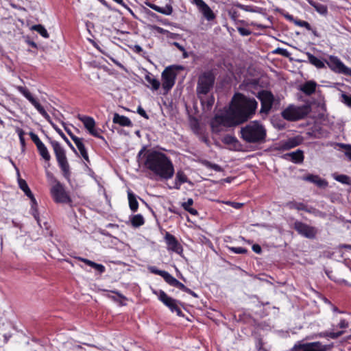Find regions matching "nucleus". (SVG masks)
Listing matches in <instances>:
<instances>
[{"mask_svg": "<svg viewBox=\"0 0 351 351\" xmlns=\"http://www.w3.org/2000/svg\"><path fill=\"white\" fill-rule=\"evenodd\" d=\"M307 57L308 62L315 66L317 69H324L326 68L325 65V61H322V60L319 59L314 55H313L311 53H307Z\"/></svg>", "mask_w": 351, "mask_h": 351, "instance_id": "31", "label": "nucleus"}, {"mask_svg": "<svg viewBox=\"0 0 351 351\" xmlns=\"http://www.w3.org/2000/svg\"><path fill=\"white\" fill-rule=\"evenodd\" d=\"M73 142L75 143V145L77 146V147L80 153L86 149L83 142H82V138H73Z\"/></svg>", "mask_w": 351, "mask_h": 351, "instance_id": "47", "label": "nucleus"}, {"mask_svg": "<svg viewBox=\"0 0 351 351\" xmlns=\"http://www.w3.org/2000/svg\"><path fill=\"white\" fill-rule=\"evenodd\" d=\"M230 250L235 254H244L247 252V250L242 247H231Z\"/></svg>", "mask_w": 351, "mask_h": 351, "instance_id": "50", "label": "nucleus"}, {"mask_svg": "<svg viewBox=\"0 0 351 351\" xmlns=\"http://www.w3.org/2000/svg\"><path fill=\"white\" fill-rule=\"evenodd\" d=\"M187 176L182 170H179L176 174L173 189L180 190L182 184L189 182Z\"/></svg>", "mask_w": 351, "mask_h": 351, "instance_id": "25", "label": "nucleus"}, {"mask_svg": "<svg viewBox=\"0 0 351 351\" xmlns=\"http://www.w3.org/2000/svg\"><path fill=\"white\" fill-rule=\"evenodd\" d=\"M149 271L156 275H158L163 278L165 282H167L169 276L171 275L169 272L165 270L158 269L156 267L152 266L149 267Z\"/></svg>", "mask_w": 351, "mask_h": 351, "instance_id": "37", "label": "nucleus"}, {"mask_svg": "<svg viewBox=\"0 0 351 351\" xmlns=\"http://www.w3.org/2000/svg\"><path fill=\"white\" fill-rule=\"evenodd\" d=\"M216 125H223L225 127H234L241 125L235 115L231 112V108L229 107L228 110L224 114H216L212 123V127L214 128Z\"/></svg>", "mask_w": 351, "mask_h": 351, "instance_id": "8", "label": "nucleus"}, {"mask_svg": "<svg viewBox=\"0 0 351 351\" xmlns=\"http://www.w3.org/2000/svg\"><path fill=\"white\" fill-rule=\"evenodd\" d=\"M338 327L340 328H346L348 327V322L345 319H341L338 324Z\"/></svg>", "mask_w": 351, "mask_h": 351, "instance_id": "58", "label": "nucleus"}, {"mask_svg": "<svg viewBox=\"0 0 351 351\" xmlns=\"http://www.w3.org/2000/svg\"><path fill=\"white\" fill-rule=\"evenodd\" d=\"M222 142L226 145L234 146L239 143L238 139L234 136L230 134L225 135L222 138Z\"/></svg>", "mask_w": 351, "mask_h": 351, "instance_id": "41", "label": "nucleus"}, {"mask_svg": "<svg viewBox=\"0 0 351 351\" xmlns=\"http://www.w3.org/2000/svg\"><path fill=\"white\" fill-rule=\"evenodd\" d=\"M114 2H116L117 3L121 5L122 7L125 8H127L130 10H131L130 9V8L127 5V4L123 1V0H113Z\"/></svg>", "mask_w": 351, "mask_h": 351, "instance_id": "63", "label": "nucleus"}, {"mask_svg": "<svg viewBox=\"0 0 351 351\" xmlns=\"http://www.w3.org/2000/svg\"><path fill=\"white\" fill-rule=\"evenodd\" d=\"M229 16L232 21L236 22L238 21L240 14L237 10H230L229 12Z\"/></svg>", "mask_w": 351, "mask_h": 351, "instance_id": "53", "label": "nucleus"}, {"mask_svg": "<svg viewBox=\"0 0 351 351\" xmlns=\"http://www.w3.org/2000/svg\"><path fill=\"white\" fill-rule=\"evenodd\" d=\"M16 132L19 135L21 145L23 149H25V140L24 138L25 132L21 128H17Z\"/></svg>", "mask_w": 351, "mask_h": 351, "instance_id": "45", "label": "nucleus"}, {"mask_svg": "<svg viewBox=\"0 0 351 351\" xmlns=\"http://www.w3.org/2000/svg\"><path fill=\"white\" fill-rule=\"evenodd\" d=\"M132 49L135 53H138V54H140L141 52L143 51V48L138 45H135L134 46V47L132 48Z\"/></svg>", "mask_w": 351, "mask_h": 351, "instance_id": "61", "label": "nucleus"}, {"mask_svg": "<svg viewBox=\"0 0 351 351\" xmlns=\"http://www.w3.org/2000/svg\"><path fill=\"white\" fill-rule=\"evenodd\" d=\"M80 260H81V261L84 263L86 265H87L91 267H93L96 264V263H95L90 260L86 259V258H80Z\"/></svg>", "mask_w": 351, "mask_h": 351, "instance_id": "59", "label": "nucleus"}, {"mask_svg": "<svg viewBox=\"0 0 351 351\" xmlns=\"http://www.w3.org/2000/svg\"><path fill=\"white\" fill-rule=\"evenodd\" d=\"M295 24L299 27H304L307 30H309V31L312 29L311 25H310V23L306 21L296 20V21H295Z\"/></svg>", "mask_w": 351, "mask_h": 351, "instance_id": "46", "label": "nucleus"}, {"mask_svg": "<svg viewBox=\"0 0 351 351\" xmlns=\"http://www.w3.org/2000/svg\"><path fill=\"white\" fill-rule=\"evenodd\" d=\"M19 185L20 189L25 193V195H27L28 197H30L34 195L25 180L19 179Z\"/></svg>", "mask_w": 351, "mask_h": 351, "instance_id": "40", "label": "nucleus"}, {"mask_svg": "<svg viewBox=\"0 0 351 351\" xmlns=\"http://www.w3.org/2000/svg\"><path fill=\"white\" fill-rule=\"evenodd\" d=\"M138 158L144 168L161 180H168L175 173L174 166L169 156L165 153L143 147L138 154Z\"/></svg>", "mask_w": 351, "mask_h": 351, "instance_id": "1", "label": "nucleus"}, {"mask_svg": "<svg viewBox=\"0 0 351 351\" xmlns=\"http://www.w3.org/2000/svg\"><path fill=\"white\" fill-rule=\"evenodd\" d=\"M215 82V75L212 71L202 73L197 79V95H208L213 90Z\"/></svg>", "mask_w": 351, "mask_h": 351, "instance_id": "5", "label": "nucleus"}, {"mask_svg": "<svg viewBox=\"0 0 351 351\" xmlns=\"http://www.w3.org/2000/svg\"><path fill=\"white\" fill-rule=\"evenodd\" d=\"M145 80L149 84L152 85V88L154 90H157L159 88H160V82H159L158 80H157L154 75H152V73H148V74H147L145 75Z\"/></svg>", "mask_w": 351, "mask_h": 351, "instance_id": "34", "label": "nucleus"}, {"mask_svg": "<svg viewBox=\"0 0 351 351\" xmlns=\"http://www.w3.org/2000/svg\"><path fill=\"white\" fill-rule=\"evenodd\" d=\"M317 83L315 81L310 80L300 86V90L306 95H311L315 92Z\"/></svg>", "mask_w": 351, "mask_h": 351, "instance_id": "26", "label": "nucleus"}, {"mask_svg": "<svg viewBox=\"0 0 351 351\" xmlns=\"http://www.w3.org/2000/svg\"><path fill=\"white\" fill-rule=\"evenodd\" d=\"M282 158L290 160L293 163L301 164L304 159V152L301 149H297L295 152L285 154Z\"/></svg>", "mask_w": 351, "mask_h": 351, "instance_id": "21", "label": "nucleus"}, {"mask_svg": "<svg viewBox=\"0 0 351 351\" xmlns=\"http://www.w3.org/2000/svg\"><path fill=\"white\" fill-rule=\"evenodd\" d=\"M17 90L21 93L38 110V112L46 119H49L50 117L47 111L45 110L43 106L35 99L32 93L29 92L28 88L25 86H19Z\"/></svg>", "mask_w": 351, "mask_h": 351, "instance_id": "13", "label": "nucleus"}, {"mask_svg": "<svg viewBox=\"0 0 351 351\" xmlns=\"http://www.w3.org/2000/svg\"><path fill=\"white\" fill-rule=\"evenodd\" d=\"M344 333L343 330L338 331V332H322L317 335H315V336H312L311 337H308V339H313L315 337H330L332 339H336L340 336H341Z\"/></svg>", "mask_w": 351, "mask_h": 351, "instance_id": "32", "label": "nucleus"}, {"mask_svg": "<svg viewBox=\"0 0 351 351\" xmlns=\"http://www.w3.org/2000/svg\"><path fill=\"white\" fill-rule=\"evenodd\" d=\"M303 142V137L298 135L294 137L288 138L287 141H280L276 147L278 151H286L294 148Z\"/></svg>", "mask_w": 351, "mask_h": 351, "instance_id": "16", "label": "nucleus"}, {"mask_svg": "<svg viewBox=\"0 0 351 351\" xmlns=\"http://www.w3.org/2000/svg\"><path fill=\"white\" fill-rule=\"evenodd\" d=\"M93 268L96 269L100 274H103L106 271V268H105V267L103 265L99 264V263H96L95 265Z\"/></svg>", "mask_w": 351, "mask_h": 351, "instance_id": "56", "label": "nucleus"}, {"mask_svg": "<svg viewBox=\"0 0 351 351\" xmlns=\"http://www.w3.org/2000/svg\"><path fill=\"white\" fill-rule=\"evenodd\" d=\"M197 98L199 99L200 103L204 109L206 110H211L214 103H215V97L213 95H197Z\"/></svg>", "mask_w": 351, "mask_h": 351, "instance_id": "23", "label": "nucleus"}, {"mask_svg": "<svg viewBox=\"0 0 351 351\" xmlns=\"http://www.w3.org/2000/svg\"><path fill=\"white\" fill-rule=\"evenodd\" d=\"M128 197L130 210L134 213L136 212L138 208V202L136 199V195L133 192L129 191L128 192Z\"/></svg>", "mask_w": 351, "mask_h": 351, "instance_id": "30", "label": "nucleus"}, {"mask_svg": "<svg viewBox=\"0 0 351 351\" xmlns=\"http://www.w3.org/2000/svg\"><path fill=\"white\" fill-rule=\"evenodd\" d=\"M335 179L337 181H338L342 184H351L350 178L347 175H344V174L337 175V176H335Z\"/></svg>", "mask_w": 351, "mask_h": 351, "instance_id": "44", "label": "nucleus"}, {"mask_svg": "<svg viewBox=\"0 0 351 351\" xmlns=\"http://www.w3.org/2000/svg\"><path fill=\"white\" fill-rule=\"evenodd\" d=\"M257 97L261 101V112L268 114L274 101V95L271 91L262 90L258 92Z\"/></svg>", "mask_w": 351, "mask_h": 351, "instance_id": "15", "label": "nucleus"}, {"mask_svg": "<svg viewBox=\"0 0 351 351\" xmlns=\"http://www.w3.org/2000/svg\"><path fill=\"white\" fill-rule=\"evenodd\" d=\"M340 145L346 149V154L351 160V145L344 144H340Z\"/></svg>", "mask_w": 351, "mask_h": 351, "instance_id": "57", "label": "nucleus"}, {"mask_svg": "<svg viewBox=\"0 0 351 351\" xmlns=\"http://www.w3.org/2000/svg\"><path fill=\"white\" fill-rule=\"evenodd\" d=\"M29 136L32 141L34 143L36 146L37 150L40 156L47 162L51 160V155L45 146V145L41 141L38 136L35 133L30 132Z\"/></svg>", "mask_w": 351, "mask_h": 351, "instance_id": "17", "label": "nucleus"}, {"mask_svg": "<svg viewBox=\"0 0 351 351\" xmlns=\"http://www.w3.org/2000/svg\"><path fill=\"white\" fill-rule=\"evenodd\" d=\"M304 180L314 183L319 188H325L328 186V182L317 175L308 174L304 177Z\"/></svg>", "mask_w": 351, "mask_h": 351, "instance_id": "24", "label": "nucleus"}, {"mask_svg": "<svg viewBox=\"0 0 351 351\" xmlns=\"http://www.w3.org/2000/svg\"><path fill=\"white\" fill-rule=\"evenodd\" d=\"M285 206L291 210L295 209L297 210H304L308 213H311L308 206L303 202H298L294 200L289 201L285 204Z\"/></svg>", "mask_w": 351, "mask_h": 351, "instance_id": "27", "label": "nucleus"}, {"mask_svg": "<svg viewBox=\"0 0 351 351\" xmlns=\"http://www.w3.org/2000/svg\"><path fill=\"white\" fill-rule=\"evenodd\" d=\"M224 203L226 205L230 206L235 209H240L243 206V203H239V202H236L227 201V202H225Z\"/></svg>", "mask_w": 351, "mask_h": 351, "instance_id": "51", "label": "nucleus"}, {"mask_svg": "<svg viewBox=\"0 0 351 351\" xmlns=\"http://www.w3.org/2000/svg\"><path fill=\"white\" fill-rule=\"evenodd\" d=\"M193 200L192 198H189L186 202L182 204V207L188 213L193 216L198 215V212L196 209L192 208Z\"/></svg>", "mask_w": 351, "mask_h": 351, "instance_id": "35", "label": "nucleus"}, {"mask_svg": "<svg viewBox=\"0 0 351 351\" xmlns=\"http://www.w3.org/2000/svg\"><path fill=\"white\" fill-rule=\"evenodd\" d=\"M54 184L51 187L50 193L53 200L57 204L72 203L69 193L65 191L64 185L56 178H53Z\"/></svg>", "mask_w": 351, "mask_h": 351, "instance_id": "6", "label": "nucleus"}, {"mask_svg": "<svg viewBox=\"0 0 351 351\" xmlns=\"http://www.w3.org/2000/svg\"><path fill=\"white\" fill-rule=\"evenodd\" d=\"M166 282L170 286L176 287L184 292H185V290L187 289V287L183 283L178 281L172 275L169 276Z\"/></svg>", "mask_w": 351, "mask_h": 351, "instance_id": "33", "label": "nucleus"}, {"mask_svg": "<svg viewBox=\"0 0 351 351\" xmlns=\"http://www.w3.org/2000/svg\"><path fill=\"white\" fill-rule=\"evenodd\" d=\"M114 2H116L117 3L121 5L122 7L125 8H127L130 10H131L130 9V8L127 5V4L123 1V0H113Z\"/></svg>", "mask_w": 351, "mask_h": 351, "instance_id": "62", "label": "nucleus"}, {"mask_svg": "<svg viewBox=\"0 0 351 351\" xmlns=\"http://www.w3.org/2000/svg\"><path fill=\"white\" fill-rule=\"evenodd\" d=\"M31 29L36 31L43 38H48L49 37V34H48L47 29L43 25H34L31 27Z\"/></svg>", "mask_w": 351, "mask_h": 351, "instance_id": "39", "label": "nucleus"}, {"mask_svg": "<svg viewBox=\"0 0 351 351\" xmlns=\"http://www.w3.org/2000/svg\"><path fill=\"white\" fill-rule=\"evenodd\" d=\"M321 16L326 17L328 14V6L314 0H306Z\"/></svg>", "mask_w": 351, "mask_h": 351, "instance_id": "22", "label": "nucleus"}, {"mask_svg": "<svg viewBox=\"0 0 351 351\" xmlns=\"http://www.w3.org/2000/svg\"><path fill=\"white\" fill-rule=\"evenodd\" d=\"M308 114L306 107L295 108L291 106L282 111L281 115L284 119L289 121H298L304 118Z\"/></svg>", "mask_w": 351, "mask_h": 351, "instance_id": "11", "label": "nucleus"}, {"mask_svg": "<svg viewBox=\"0 0 351 351\" xmlns=\"http://www.w3.org/2000/svg\"><path fill=\"white\" fill-rule=\"evenodd\" d=\"M275 52L286 58L289 57L290 55L289 52L286 49L283 48H277Z\"/></svg>", "mask_w": 351, "mask_h": 351, "instance_id": "54", "label": "nucleus"}, {"mask_svg": "<svg viewBox=\"0 0 351 351\" xmlns=\"http://www.w3.org/2000/svg\"><path fill=\"white\" fill-rule=\"evenodd\" d=\"M240 138L246 143L263 144L266 142L267 130L260 121H250L241 128Z\"/></svg>", "mask_w": 351, "mask_h": 351, "instance_id": "3", "label": "nucleus"}, {"mask_svg": "<svg viewBox=\"0 0 351 351\" xmlns=\"http://www.w3.org/2000/svg\"><path fill=\"white\" fill-rule=\"evenodd\" d=\"M29 198L30 199L31 201V209L32 210V215H34V218L38 221L39 217L38 213V204L36 199L34 197V195Z\"/></svg>", "mask_w": 351, "mask_h": 351, "instance_id": "43", "label": "nucleus"}, {"mask_svg": "<svg viewBox=\"0 0 351 351\" xmlns=\"http://www.w3.org/2000/svg\"><path fill=\"white\" fill-rule=\"evenodd\" d=\"M48 138L53 149L58 166L61 169L62 176L66 179V181L70 182L71 171L66 156V152L59 142L52 140L50 138Z\"/></svg>", "mask_w": 351, "mask_h": 351, "instance_id": "4", "label": "nucleus"}, {"mask_svg": "<svg viewBox=\"0 0 351 351\" xmlns=\"http://www.w3.org/2000/svg\"><path fill=\"white\" fill-rule=\"evenodd\" d=\"M181 66H169L162 73V86L165 93H168L173 87L177 76L176 71Z\"/></svg>", "mask_w": 351, "mask_h": 351, "instance_id": "7", "label": "nucleus"}, {"mask_svg": "<svg viewBox=\"0 0 351 351\" xmlns=\"http://www.w3.org/2000/svg\"><path fill=\"white\" fill-rule=\"evenodd\" d=\"M229 106L237 119L242 124L255 114L258 102L253 97H247L241 93H236L232 97Z\"/></svg>", "mask_w": 351, "mask_h": 351, "instance_id": "2", "label": "nucleus"}, {"mask_svg": "<svg viewBox=\"0 0 351 351\" xmlns=\"http://www.w3.org/2000/svg\"><path fill=\"white\" fill-rule=\"evenodd\" d=\"M191 2L197 7L199 11L208 21H213L216 19L215 14L204 0H191Z\"/></svg>", "mask_w": 351, "mask_h": 351, "instance_id": "18", "label": "nucleus"}, {"mask_svg": "<svg viewBox=\"0 0 351 351\" xmlns=\"http://www.w3.org/2000/svg\"><path fill=\"white\" fill-rule=\"evenodd\" d=\"M293 228L299 234L309 239H315L317 234V230L315 227L300 221H295Z\"/></svg>", "mask_w": 351, "mask_h": 351, "instance_id": "14", "label": "nucleus"}, {"mask_svg": "<svg viewBox=\"0 0 351 351\" xmlns=\"http://www.w3.org/2000/svg\"><path fill=\"white\" fill-rule=\"evenodd\" d=\"M113 123L116 124H119L121 126L123 127H131L132 126V123L131 120L123 115H120L118 113H115L113 117Z\"/></svg>", "mask_w": 351, "mask_h": 351, "instance_id": "28", "label": "nucleus"}, {"mask_svg": "<svg viewBox=\"0 0 351 351\" xmlns=\"http://www.w3.org/2000/svg\"><path fill=\"white\" fill-rule=\"evenodd\" d=\"M341 101L349 107H351V95L347 93L341 94Z\"/></svg>", "mask_w": 351, "mask_h": 351, "instance_id": "49", "label": "nucleus"}, {"mask_svg": "<svg viewBox=\"0 0 351 351\" xmlns=\"http://www.w3.org/2000/svg\"><path fill=\"white\" fill-rule=\"evenodd\" d=\"M53 128L55 129V130L58 132V134L62 138V139L66 143V144L69 145V147L75 153L77 154L76 149L72 145V143L69 141L68 138L65 136V134L63 133V132L56 125L53 124Z\"/></svg>", "mask_w": 351, "mask_h": 351, "instance_id": "42", "label": "nucleus"}, {"mask_svg": "<svg viewBox=\"0 0 351 351\" xmlns=\"http://www.w3.org/2000/svg\"><path fill=\"white\" fill-rule=\"evenodd\" d=\"M252 249L256 254H261L262 252V248L258 244H254Z\"/></svg>", "mask_w": 351, "mask_h": 351, "instance_id": "60", "label": "nucleus"}, {"mask_svg": "<svg viewBox=\"0 0 351 351\" xmlns=\"http://www.w3.org/2000/svg\"><path fill=\"white\" fill-rule=\"evenodd\" d=\"M165 240L167 245L168 250L174 252L178 254L182 252L183 248L174 235L169 232H166Z\"/></svg>", "mask_w": 351, "mask_h": 351, "instance_id": "19", "label": "nucleus"}, {"mask_svg": "<svg viewBox=\"0 0 351 351\" xmlns=\"http://www.w3.org/2000/svg\"><path fill=\"white\" fill-rule=\"evenodd\" d=\"M264 342L261 337H258L256 338V348L258 351H267L263 348Z\"/></svg>", "mask_w": 351, "mask_h": 351, "instance_id": "48", "label": "nucleus"}, {"mask_svg": "<svg viewBox=\"0 0 351 351\" xmlns=\"http://www.w3.org/2000/svg\"><path fill=\"white\" fill-rule=\"evenodd\" d=\"M77 119L82 121L84 124V128L88 131L89 134L94 137H96L99 139H102L105 141V138L103 136L101 135V133L103 132L100 128H95V119L89 116L78 114Z\"/></svg>", "mask_w": 351, "mask_h": 351, "instance_id": "12", "label": "nucleus"}, {"mask_svg": "<svg viewBox=\"0 0 351 351\" xmlns=\"http://www.w3.org/2000/svg\"><path fill=\"white\" fill-rule=\"evenodd\" d=\"M237 30L239 32V34L243 36H250L252 34L251 30L241 27H237Z\"/></svg>", "mask_w": 351, "mask_h": 351, "instance_id": "52", "label": "nucleus"}, {"mask_svg": "<svg viewBox=\"0 0 351 351\" xmlns=\"http://www.w3.org/2000/svg\"><path fill=\"white\" fill-rule=\"evenodd\" d=\"M130 221L132 226L134 228H138L145 223V219L141 214L132 216Z\"/></svg>", "mask_w": 351, "mask_h": 351, "instance_id": "36", "label": "nucleus"}, {"mask_svg": "<svg viewBox=\"0 0 351 351\" xmlns=\"http://www.w3.org/2000/svg\"><path fill=\"white\" fill-rule=\"evenodd\" d=\"M325 62L332 71L351 77V69L346 66L337 56L330 55L325 59Z\"/></svg>", "mask_w": 351, "mask_h": 351, "instance_id": "9", "label": "nucleus"}, {"mask_svg": "<svg viewBox=\"0 0 351 351\" xmlns=\"http://www.w3.org/2000/svg\"><path fill=\"white\" fill-rule=\"evenodd\" d=\"M185 292L189 293V295H192L194 298H197L198 297V295H197V294L196 293H195L193 291H192L191 289H190L188 287H187V289L185 290Z\"/></svg>", "mask_w": 351, "mask_h": 351, "instance_id": "64", "label": "nucleus"}, {"mask_svg": "<svg viewBox=\"0 0 351 351\" xmlns=\"http://www.w3.org/2000/svg\"><path fill=\"white\" fill-rule=\"evenodd\" d=\"M137 112L141 116L143 117V118L146 119H149V116L148 114H147V112H145V110L141 106H138V108H137Z\"/></svg>", "mask_w": 351, "mask_h": 351, "instance_id": "55", "label": "nucleus"}, {"mask_svg": "<svg viewBox=\"0 0 351 351\" xmlns=\"http://www.w3.org/2000/svg\"><path fill=\"white\" fill-rule=\"evenodd\" d=\"M300 348L302 351H327L328 349V346L322 345L320 341L303 343Z\"/></svg>", "mask_w": 351, "mask_h": 351, "instance_id": "20", "label": "nucleus"}, {"mask_svg": "<svg viewBox=\"0 0 351 351\" xmlns=\"http://www.w3.org/2000/svg\"><path fill=\"white\" fill-rule=\"evenodd\" d=\"M200 163L202 165H204V167L211 169H213L215 171H217V172L223 171V168L221 166H219L217 164L212 163L211 162H210L207 160H205V159L201 160Z\"/></svg>", "mask_w": 351, "mask_h": 351, "instance_id": "38", "label": "nucleus"}, {"mask_svg": "<svg viewBox=\"0 0 351 351\" xmlns=\"http://www.w3.org/2000/svg\"><path fill=\"white\" fill-rule=\"evenodd\" d=\"M155 293L158 295V299L167 307L172 313H176L177 315L179 317H183L184 314L178 306L179 301L169 296L164 291L159 290L158 292H155Z\"/></svg>", "mask_w": 351, "mask_h": 351, "instance_id": "10", "label": "nucleus"}, {"mask_svg": "<svg viewBox=\"0 0 351 351\" xmlns=\"http://www.w3.org/2000/svg\"><path fill=\"white\" fill-rule=\"evenodd\" d=\"M147 5L152 10L165 15H171L173 12V8L170 4H167L165 7H160L156 4L149 3Z\"/></svg>", "mask_w": 351, "mask_h": 351, "instance_id": "29", "label": "nucleus"}]
</instances>
